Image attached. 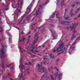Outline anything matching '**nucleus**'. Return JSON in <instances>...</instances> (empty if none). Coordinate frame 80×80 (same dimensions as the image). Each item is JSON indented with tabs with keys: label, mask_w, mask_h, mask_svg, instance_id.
I'll return each instance as SVG.
<instances>
[{
	"label": "nucleus",
	"mask_w": 80,
	"mask_h": 80,
	"mask_svg": "<svg viewBox=\"0 0 80 80\" xmlns=\"http://www.w3.org/2000/svg\"><path fill=\"white\" fill-rule=\"evenodd\" d=\"M2 45V49L0 51L1 52V53L0 54V55L2 58H3V60L2 59L1 60V63H2V65H1L2 67L3 68H4V66L3 65V63H5V61L4 60L5 59V58L6 57V55H5V53L4 52V49H3V48L4 47L3 46V45H2V44H1Z\"/></svg>",
	"instance_id": "obj_1"
},
{
	"label": "nucleus",
	"mask_w": 80,
	"mask_h": 80,
	"mask_svg": "<svg viewBox=\"0 0 80 80\" xmlns=\"http://www.w3.org/2000/svg\"><path fill=\"white\" fill-rule=\"evenodd\" d=\"M56 14V18H58L59 20V13H58V12H55L52 14V15H51L50 17V18H54V16H55V14Z\"/></svg>",
	"instance_id": "obj_2"
},
{
	"label": "nucleus",
	"mask_w": 80,
	"mask_h": 80,
	"mask_svg": "<svg viewBox=\"0 0 80 80\" xmlns=\"http://www.w3.org/2000/svg\"><path fill=\"white\" fill-rule=\"evenodd\" d=\"M59 21V23H61V24H63V25H68L70 23V22L69 21H67L65 22L63 21Z\"/></svg>",
	"instance_id": "obj_3"
},
{
	"label": "nucleus",
	"mask_w": 80,
	"mask_h": 80,
	"mask_svg": "<svg viewBox=\"0 0 80 80\" xmlns=\"http://www.w3.org/2000/svg\"><path fill=\"white\" fill-rule=\"evenodd\" d=\"M78 25V23H75L74 24L73 26L72 27H68L69 28H72V30H73V29L74 30H75Z\"/></svg>",
	"instance_id": "obj_4"
},
{
	"label": "nucleus",
	"mask_w": 80,
	"mask_h": 80,
	"mask_svg": "<svg viewBox=\"0 0 80 80\" xmlns=\"http://www.w3.org/2000/svg\"><path fill=\"white\" fill-rule=\"evenodd\" d=\"M38 72H42V70H44V68H42V66H40V64H38Z\"/></svg>",
	"instance_id": "obj_5"
},
{
	"label": "nucleus",
	"mask_w": 80,
	"mask_h": 80,
	"mask_svg": "<svg viewBox=\"0 0 80 80\" xmlns=\"http://www.w3.org/2000/svg\"><path fill=\"white\" fill-rule=\"evenodd\" d=\"M22 3H23V1H22V0H18V4L16 5V7H18V8H19L20 4L22 5Z\"/></svg>",
	"instance_id": "obj_6"
},
{
	"label": "nucleus",
	"mask_w": 80,
	"mask_h": 80,
	"mask_svg": "<svg viewBox=\"0 0 80 80\" xmlns=\"http://www.w3.org/2000/svg\"><path fill=\"white\" fill-rule=\"evenodd\" d=\"M39 8L38 10L36 11V16H37V15H40L41 12L39 13V10L41 8H43V6L42 5L39 6Z\"/></svg>",
	"instance_id": "obj_7"
},
{
	"label": "nucleus",
	"mask_w": 80,
	"mask_h": 80,
	"mask_svg": "<svg viewBox=\"0 0 80 80\" xmlns=\"http://www.w3.org/2000/svg\"><path fill=\"white\" fill-rule=\"evenodd\" d=\"M27 73V72H23V73H19L18 76V77L19 78H22V76H24V75H25V74Z\"/></svg>",
	"instance_id": "obj_8"
},
{
	"label": "nucleus",
	"mask_w": 80,
	"mask_h": 80,
	"mask_svg": "<svg viewBox=\"0 0 80 80\" xmlns=\"http://www.w3.org/2000/svg\"><path fill=\"white\" fill-rule=\"evenodd\" d=\"M38 33H36L34 37V38L36 41H37L38 38Z\"/></svg>",
	"instance_id": "obj_9"
},
{
	"label": "nucleus",
	"mask_w": 80,
	"mask_h": 80,
	"mask_svg": "<svg viewBox=\"0 0 80 80\" xmlns=\"http://www.w3.org/2000/svg\"><path fill=\"white\" fill-rule=\"evenodd\" d=\"M63 47L62 48H60L59 47L57 49V51L58 52H62V50H63L62 49Z\"/></svg>",
	"instance_id": "obj_10"
},
{
	"label": "nucleus",
	"mask_w": 80,
	"mask_h": 80,
	"mask_svg": "<svg viewBox=\"0 0 80 80\" xmlns=\"http://www.w3.org/2000/svg\"><path fill=\"white\" fill-rule=\"evenodd\" d=\"M50 31L51 32H52V36L54 38H55V34H56V33H55V32H53L51 31Z\"/></svg>",
	"instance_id": "obj_11"
},
{
	"label": "nucleus",
	"mask_w": 80,
	"mask_h": 80,
	"mask_svg": "<svg viewBox=\"0 0 80 80\" xmlns=\"http://www.w3.org/2000/svg\"><path fill=\"white\" fill-rule=\"evenodd\" d=\"M59 76V78L58 79L59 80H61L62 79V73H60V74L58 75Z\"/></svg>",
	"instance_id": "obj_12"
},
{
	"label": "nucleus",
	"mask_w": 80,
	"mask_h": 80,
	"mask_svg": "<svg viewBox=\"0 0 80 80\" xmlns=\"http://www.w3.org/2000/svg\"><path fill=\"white\" fill-rule=\"evenodd\" d=\"M75 37H76V36H75V34H73L72 36L71 40H72V39H73V38H75Z\"/></svg>",
	"instance_id": "obj_13"
},
{
	"label": "nucleus",
	"mask_w": 80,
	"mask_h": 80,
	"mask_svg": "<svg viewBox=\"0 0 80 80\" xmlns=\"http://www.w3.org/2000/svg\"><path fill=\"white\" fill-rule=\"evenodd\" d=\"M43 72L46 75H47L48 74V71L46 70H43Z\"/></svg>",
	"instance_id": "obj_14"
},
{
	"label": "nucleus",
	"mask_w": 80,
	"mask_h": 80,
	"mask_svg": "<svg viewBox=\"0 0 80 80\" xmlns=\"http://www.w3.org/2000/svg\"><path fill=\"white\" fill-rule=\"evenodd\" d=\"M21 68L22 69V70H26L25 69V67L23 65H22L21 66Z\"/></svg>",
	"instance_id": "obj_15"
},
{
	"label": "nucleus",
	"mask_w": 80,
	"mask_h": 80,
	"mask_svg": "<svg viewBox=\"0 0 80 80\" xmlns=\"http://www.w3.org/2000/svg\"><path fill=\"white\" fill-rule=\"evenodd\" d=\"M58 72H57L55 74V78H56L58 77Z\"/></svg>",
	"instance_id": "obj_16"
},
{
	"label": "nucleus",
	"mask_w": 80,
	"mask_h": 80,
	"mask_svg": "<svg viewBox=\"0 0 80 80\" xmlns=\"http://www.w3.org/2000/svg\"><path fill=\"white\" fill-rule=\"evenodd\" d=\"M50 77H51V80H54V78H53V77L52 76V74H50Z\"/></svg>",
	"instance_id": "obj_17"
},
{
	"label": "nucleus",
	"mask_w": 80,
	"mask_h": 80,
	"mask_svg": "<svg viewBox=\"0 0 80 80\" xmlns=\"http://www.w3.org/2000/svg\"><path fill=\"white\" fill-rule=\"evenodd\" d=\"M63 2H64V1H62L61 2V5L62 7H63V5H64L63 4Z\"/></svg>",
	"instance_id": "obj_18"
},
{
	"label": "nucleus",
	"mask_w": 80,
	"mask_h": 80,
	"mask_svg": "<svg viewBox=\"0 0 80 80\" xmlns=\"http://www.w3.org/2000/svg\"><path fill=\"white\" fill-rule=\"evenodd\" d=\"M80 9V8H78V9H76V13H77V12H78Z\"/></svg>",
	"instance_id": "obj_19"
},
{
	"label": "nucleus",
	"mask_w": 80,
	"mask_h": 80,
	"mask_svg": "<svg viewBox=\"0 0 80 80\" xmlns=\"http://www.w3.org/2000/svg\"><path fill=\"white\" fill-rule=\"evenodd\" d=\"M64 17L65 18V20H68L69 18V17H65V16H64Z\"/></svg>",
	"instance_id": "obj_20"
},
{
	"label": "nucleus",
	"mask_w": 80,
	"mask_h": 80,
	"mask_svg": "<svg viewBox=\"0 0 80 80\" xmlns=\"http://www.w3.org/2000/svg\"><path fill=\"white\" fill-rule=\"evenodd\" d=\"M76 40L73 42L72 44L71 45H74L75 43H76V42H75Z\"/></svg>",
	"instance_id": "obj_21"
},
{
	"label": "nucleus",
	"mask_w": 80,
	"mask_h": 80,
	"mask_svg": "<svg viewBox=\"0 0 80 80\" xmlns=\"http://www.w3.org/2000/svg\"><path fill=\"white\" fill-rule=\"evenodd\" d=\"M26 20H30V18H29V17L27 16L26 18Z\"/></svg>",
	"instance_id": "obj_22"
},
{
	"label": "nucleus",
	"mask_w": 80,
	"mask_h": 80,
	"mask_svg": "<svg viewBox=\"0 0 80 80\" xmlns=\"http://www.w3.org/2000/svg\"><path fill=\"white\" fill-rule=\"evenodd\" d=\"M11 74H10V73H8V77L9 78V77H11Z\"/></svg>",
	"instance_id": "obj_23"
},
{
	"label": "nucleus",
	"mask_w": 80,
	"mask_h": 80,
	"mask_svg": "<svg viewBox=\"0 0 80 80\" xmlns=\"http://www.w3.org/2000/svg\"><path fill=\"white\" fill-rule=\"evenodd\" d=\"M46 62V61H44L43 62H41V64H42V65H43L44 64H45V62Z\"/></svg>",
	"instance_id": "obj_24"
},
{
	"label": "nucleus",
	"mask_w": 80,
	"mask_h": 80,
	"mask_svg": "<svg viewBox=\"0 0 80 80\" xmlns=\"http://www.w3.org/2000/svg\"><path fill=\"white\" fill-rule=\"evenodd\" d=\"M80 36H79V37H77L76 39V40H80Z\"/></svg>",
	"instance_id": "obj_25"
},
{
	"label": "nucleus",
	"mask_w": 80,
	"mask_h": 80,
	"mask_svg": "<svg viewBox=\"0 0 80 80\" xmlns=\"http://www.w3.org/2000/svg\"><path fill=\"white\" fill-rule=\"evenodd\" d=\"M63 43H62L60 45V46H59V48H61L62 46H63Z\"/></svg>",
	"instance_id": "obj_26"
},
{
	"label": "nucleus",
	"mask_w": 80,
	"mask_h": 80,
	"mask_svg": "<svg viewBox=\"0 0 80 80\" xmlns=\"http://www.w3.org/2000/svg\"><path fill=\"white\" fill-rule=\"evenodd\" d=\"M45 75V74H43L42 76L41 77V79H40V80H42V78L44 77V76Z\"/></svg>",
	"instance_id": "obj_27"
},
{
	"label": "nucleus",
	"mask_w": 80,
	"mask_h": 80,
	"mask_svg": "<svg viewBox=\"0 0 80 80\" xmlns=\"http://www.w3.org/2000/svg\"><path fill=\"white\" fill-rule=\"evenodd\" d=\"M36 24H37V23H34L31 25V27H33V25H36Z\"/></svg>",
	"instance_id": "obj_28"
},
{
	"label": "nucleus",
	"mask_w": 80,
	"mask_h": 80,
	"mask_svg": "<svg viewBox=\"0 0 80 80\" xmlns=\"http://www.w3.org/2000/svg\"><path fill=\"white\" fill-rule=\"evenodd\" d=\"M26 72H27V73H28V74H29V69H28L26 71Z\"/></svg>",
	"instance_id": "obj_29"
},
{
	"label": "nucleus",
	"mask_w": 80,
	"mask_h": 80,
	"mask_svg": "<svg viewBox=\"0 0 80 80\" xmlns=\"http://www.w3.org/2000/svg\"><path fill=\"white\" fill-rule=\"evenodd\" d=\"M17 11H18V12H21V9H18L17 10Z\"/></svg>",
	"instance_id": "obj_30"
},
{
	"label": "nucleus",
	"mask_w": 80,
	"mask_h": 80,
	"mask_svg": "<svg viewBox=\"0 0 80 80\" xmlns=\"http://www.w3.org/2000/svg\"><path fill=\"white\" fill-rule=\"evenodd\" d=\"M31 11H32V10H31V8H29L28 13L30 12H31Z\"/></svg>",
	"instance_id": "obj_31"
},
{
	"label": "nucleus",
	"mask_w": 80,
	"mask_h": 80,
	"mask_svg": "<svg viewBox=\"0 0 80 80\" xmlns=\"http://www.w3.org/2000/svg\"><path fill=\"white\" fill-rule=\"evenodd\" d=\"M68 49H67V48H63V50H65L66 51V50H67Z\"/></svg>",
	"instance_id": "obj_32"
},
{
	"label": "nucleus",
	"mask_w": 80,
	"mask_h": 80,
	"mask_svg": "<svg viewBox=\"0 0 80 80\" xmlns=\"http://www.w3.org/2000/svg\"><path fill=\"white\" fill-rule=\"evenodd\" d=\"M19 48H20V50L21 52H22V48L20 47H19Z\"/></svg>",
	"instance_id": "obj_33"
},
{
	"label": "nucleus",
	"mask_w": 80,
	"mask_h": 80,
	"mask_svg": "<svg viewBox=\"0 0 80 80\" xmlns=\"http://www.w3.org/2000/svg\"><path fill=\"white\" fill-rule=\"evenodd\" d=\"M46 54H47V55L45 56V57H48V56H49V54H48L47 53H46Z\"/></svg>",
	"instance_id": "obj_34"
},
{
	"label": "nucleus",
	"mask_w": 80,
	"mask_h": 80,
	"mask_svg": "<svg viewBox=\"0 0 80 80\" xmlns=\"http://www.w3.org/2000/svg\"><path fill=\"white\" fill-rule=\"evenodd\" d=\"M60 60V59H57L56 60V62H58V61H59Z\"/></svg>",
	"instance_id": "obj_35"
},
{
	"label": "nucleus",
	"mask_w": 80,
	"mask_h": 80,
	"mask_svg": "<svg viewBox=\"0 0 80 80\" xmlns=\"http://www.w3.org/2000/svg\"><path fill=\"white\" fill-rule=\"evenodd\" d=\"M24 18L23 16H22L20 18L21 19V20H23Z\"/></svg>",
	"instance_id": "obj_36"
},
{
	"label": "nucleus",
	"mask_w": 80,
	"mask_h": 80,
	"mask_svg": "<svg viewBox=\"0 0 80 80\" xmlns=\"http://www.w3.org/2000/svg\"><path fill=\"white\" fill-rule=\"evenodd\" d=\"M11 66V64H9L8 66H7V67H10Z\"/></svg>",
	"instance_id": "obj_37"
},
{
	"label": "nucleus",
	"mask_w": 80,
	"mask_h": 80,
	"mask_svg": "<svg viewBox=\"0 0 80 80\" xmlns=\"http://www.w3.org/2000/svg\"><path fill=\"white\" fill-rule=\"evenodd\" d=\"M30 51H31V52H32V53H33L34 52H33V49H30Z\"/></svg>",
	"instance_id": "obj_38"
},
{
	"label": "nucleus",
	"mask_w": 80,
	"mask_h": 80,
	"mask_svg": "<svg viewBox=\"0 0 80 80\" xmlns=\"http://www.w3.org/2000/svg\"><path fill=\"white\" fill-rule=\"evenodd\" d=\"M48 70L49 72H50V71H51V70H50V68H48Z\"/></svg>",
	"instance_id": "obj_39"
},
{
	"label": "nucleus",
	"mask_w": 80,
	"mask_h": 80,
	"mask_svg": "<svg viewBox=\"0 0 80 80\" xmlns=\"http://www.w3.org/2000/svg\"><path fill=\"white\" fill-rule=\"evenodd\" d=\"M3 29H1V31H0V32H3Z\"/></svg>",
	"instance_id": "obj_40"
},
{
	"label": "nucleus",
	"mask_w": 80,
	"mask_h": 80,
	"mask_svg": "<svg viewBox=\"0 0 80 80\" xmlns=\"http://www.w3.org/2000/svg\"><path fill=\"white\" fill-rule=\"evenodd\" d=\"M65 11L66 12H65V13H66V12H67V11H68V10H67V9H65Z\"/></svg>",
	"instance_id": "obj_41"
},
{
	"label": "nucleus",
	"mask_w": 80,
	"mask_h": 80,
	"mask_svg": "<svg viewBox=\"0 0 80 80\" xmlns=\"http://www.w3.org/2000/svg\"><path fill=\"white\" fill-rule=\"evenodd\" d=\"M0 16H2V12L0 11Z\"/></svg>",
	"instance_id": "obj_42"
},
{
	"label": "nucleus",
	"mask_w": 80,
	"mask_h": 80,
	"mask_svg": "<svg viewBox=\"0 0 80 80\" xmlns=\"http://www.w3.org/2000/svg\"><path fill=\"white\" fill-rule=\"evenodd\" d=\"M37 60V59H33V60H32V61H33V62H35V60Z\"/></svg>",
	"instance_id": "obj_43"
},
{
	"label": "nucleus",
	"mask_w": 80,
	"mask_h": 80,
	"mask_svg": "<svg viewBox=\"0 0 80 80\" xmlns=\"http://www.w3.org/2000/svg\"><path fill=\"white\" fill-rule=\"evenodd\" d=\"M69 14H71V15L70 16V17H72V15H73V14L72 13H69Z\"/></svg>",
	"instance_id": "obj_44"
},
{
	"label": "nucleus",
	"mask_w": 80,
	"mask_h": 80,
	"mask_svg": "<svg viewBox=\"0 0 80 80\" xmlns=\"http://www.w3.org/2000/svg\"><path fill=\"white\" fill-rule=\"evenodd\" d=\"M70 44H68V45H67L66 47H69V46H70Z\"/></svg>",
	"instance_id": "obj_45"
},
{
	"label": "nucleus",
	"mask_w": 80,
	"mask_h": 80,
	"mask_svg": "<svg viewBox=\"0 0 80 80\" xmlns=\"http://www.w3.org/2000/svg\"><path fill=\"white\" fill-rule=\"evenodd\" d=\"M75 7V4H72V7Z\"/></svg>",
	"instance_id": "obj_46"
},
{
	"label": "nucleus",
	"mask_w": 80,
	"mask_h": 80,
	"mask_svg": "<svg viewBox=\"0 0 80 80\" xmlns=\"http://www.w3.org/2000/svg\"><path fill=\"white\" fill-rule=\"evenodd\" d=\"M55 70H57V67H55V68H54Z\"/></svg>",
	"instance_id": "obj_47"
},
{
	"label": "nucleus",
	"mask_w": 80,
	"mask_h": 80,
	"mask_svg": "<svg viewBox=\"0 0 80 80\" xmlns=\"http://www.w3.org/2000/svg\"><path fill=\"white\" fill-rule=\"evenodd\" d=\"M25 38H23L22 39V41H24V40H25Z\"/></svg>",
	"instance_id": "obj_48"
},
{
	"label": "nucleus",
	"mask_w": 80,
	"mask_h": 80,
	"mask_svg": "<svg viewBox=\"0 0 80 80\" xmlns=\"http://www.w3.org/2000/svg\"><path fill=\"white\" fill-rule=\"evenodd\" d=\"M78 2H76V5H78Z\"/></svg>",
	"instance_id": "obj_49"
},
{
	"label": "nucleus",
	"mask_w": 80,
	"mask_h": 80,
	"mask_svg": "<svg viewBox=\"0 0 80 80\" xmlns=\"http://www.w3.org/2000/svg\"><path fill=\"white\" fill-rule=\"evenodd\" d=\"M73 32H74V33H76L77 31H73Z\"/></svg>",
	"instance_id": "obj_50"
},
{
	"label": "nucleus",
	"mask_w": 80,
	"mask_h": 80,
	"mask_svg": "<svg viewBox=\"0 0 80 80\" xmlns=\"http://www.w3.org/2000/svg\"><path fill=\"white\" fill-rule=\"evenodd\" d=\"M22 39H20L19 40V42H22Z\"/></svg>",
	"instance_id": "obj_51"
},
{
	"label": "nucleus",
	"mask_w": 80,
	"mask_h": 80,
	"mask_svg": "<svg viewBox=\"0 0 80 80\" xmlns=\"http://www.w3.org/2000/svg\"><path fill=\"white\" fill-rule=\"evenodd\" d=\"M15 28H16L18 29V30H20V28H17V27H16Z\"/></svg>",
	"instance_id": "obj_52"
},
{
	"label": "nucleus",
	"mask_w": 80,
	"mask_h": 80,
	"mask_svg": "<svg viewBox=\"0 0 80 80\" xmlns=\"http://www.w3.org/2000/svg\"><path fill=\"white\" fill-rule=\"evenodd\" d=\"M56 52V50H54L53 51V53H54V52Z\"/></svg>",
	"instance_id": "obj_53"
},
{
	"label": "nucleus",
	"mask_w": 80,
	"mask_h": 80,
	"mask_svg": "<svg viewBox=\"0 0 80 80\" xmlns=\"http://www.w3.org/2000/svg\"><path fill=\"white\" fill-rule=\"evenodd\" d=\"M80 17V13L79 14L78 16V17Z\"/></svg>",
	"instance_id": "obj_54"
},
{
	"label": "nucleus",
	"mask_w": 80,
	"mask_h": 80,
	"mask_svg": "<svg viewBox=\"0 0 80 80\" xmlns=\"http://www.w3.org/2000/svg\"><path fill=\"white\" fill-rule=\"evenodd\" d=\"M39 52V51H37V50L35 51V52Z\"/></svg>",
	"instance_id": "obj_55"
},
{
	"label": "nucleus",
	"mask_w": 80,
	"mask_h": 80,
	"mask_svg": "<svg viewBox=\"0 0 80 80\" xmlns=\"http://www.w3.org/2000/svg\"><path fill=\"white\" fill-rule=\"evenodd\" d=\"M32 37V36H30L29 37H28V38H30V37Z\"/></svg>",
	"instance_id": "obj_56"
},
{
	"label": "nucleus",
	"mask_w": 80,
	"mask_h": 80,
	"mask_svg": "<svg viewBox=\"0 0 80 80\" xmlns=\"http://www.w3.org/2000/svg\"><path fill=\"white\" fill-rule=\"evenodd\" d=\"M73 10L72 9L70 11V12H73Z\"/></svg>",
	"instance_id": "obj_57"
},
{
	"label": "nucleus",
	"mask_w": 80,
	"mask_h": 80,
	"mask_svg": "<svg viewBox=\"0 0 80 80\" xmlns=\"http://www.w3.org/2000/svg\"><path fill=\"white\" fill-rule=\"evenodd\" d=\"M75 47H73L72 48L73 50H74V49H75Z\"/></svg>",
	"instance_id": "obj_58"
},
{
	"label": "nucleus",
	"mask_w": 80,
	"mask_h": 80,
	"mask_svg": "<svg viewBox=\"0 0 80 80\" xmlns=\"http://www.w3.org/2000/svg\"><path fill=\"white\" fill-rule=\"evenodd\" d=\"M35 47H33L32 48V50H34V49H35Z\"/></svg>",
	"instance_id": "obj_59"
},
{
	"label": "nucleus",
	"mask_w": 80,
	"mask_h": 80,
	"mask_svg": "<svg viewBox=\"0 0 80 80\" xmlns=\"http://www.w3.org/2000/svg\"><path fill=\"white\" fill-rule=\"evenodd\" d=\"M60 53H58L57 55H60Z\"/></svg>",
	"instance_id": "obj_60"
},
{
	"label": "nucleus",
	"mask_w": 80,
	"mask_h": 80,
	"mask_svg": "<svg viewBox=\"0 0 80 80\" xmlns=\"http://www.w3.org/2000/svg\"><path fill=\"white\" fill-rule=\"evenodd\" d=\"M54 57V56L51 57V58H53Z\"/></svg>",
	"instance_id": "obj_61"
},
{
	"label": "nucleus",
	"mask_w": 80,
	"mask_h": 80,
	"mask_svg": "<svg viewBox=\"0 0 80 80\" xmlns=\"http://www.w3.org/2000/svg\"><path fill=\"white\" fill-rule=\"evenodd\" d=\"M45 5V3H43L42 4V6H43V5Z\"/></svg>",
	"instance_id": "obj_62"
},
{
	"label": "nucleus",
	"mask_w": 80,
	"mask_h": 80,
	"mask_svg": "<svg viewBox=\"0 0 80 80\" xmlns=\"http://www.w3.org/2000/svg\"><path fill=\"white\" fill-rule=\"evenodd\" d=\"M29 65H31V63H30V62H29Z\"/></svg>",
	"instance_id": "obj_63"
},
{
	"label": "nucleus",
	"mask_w": 80,
	"mask_h": 80,
	"mask_svg": "<svg viewBox=\"0 0 80 80\" xmlns=\"http://www.w3.org/2000/svg\"><path fill=\"white\" fill-rule=\"evenodd\" d=\"M21 33L22 34H23V33H24V32H21Z\"/></svg>",
	"instance_id": "obj_64"
}]
</instances>
